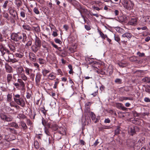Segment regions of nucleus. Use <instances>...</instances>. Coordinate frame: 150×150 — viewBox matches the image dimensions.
Here are the masks:
<instances>
[{
    "label": "nucleus",
    "instance_id": "a18cd8bd",
    "mask_svg": "<svg viewBox=\"0 0 150 150\" xmlns=\"http://www.w3.org/2000/svg\"><path fill=\"white\" fill-rule=\"evenodd\" d=\"M34 144L35 147L36 149H38L39 148V143L37 141H35L34 143Z\"/></svg>",
    "mask_w": 150,
    "mask_h": 150
},
{
    "label": "nucleus",
    "instance_id": "cd10ccee",
    "mask_svg": "<svg viewBox=\"0 0 150 150\" xmlns=\"http://www.w3.org/2000/svg\"><path fill=\"white\" fill-rule=\"evenodd\" d=\"M5 69L6 71L8 73H12L13 72L12 68L9 66H5Z\"/></svg>",
    "mask_w": 150,
    "mask_h": 150
},
{
    "label": "nucleus",
    "instance_id": "5701e85b",
    "mask_svg": "<svg viewBox=\"0 0 150 150\" xmlns=\"http://www.w3.org/2000/svg\"><path fill=\"white\" fill-rule=\"evenodd\" d=\"M24 71L22 67H18L17 69V73L19 75H21L22 74H23Z\"/></svg>",
    "mask_w": 150,
    "mask_h": 150
},
{
    "label": "nucleus",
    "instance_id": "1a4fd4ad",
    "mask_svg": "<svg viewBox=\"0 0 150 150\" xmlns=\"http://www.w3.org/2000/svg\"><path fill=\"white\" fill-rule=\"evenodd\" d=\"M12 2L11 1L6 0L5 1L2 6L3 9H6L7 8L9 9L12 5Z\"/></svg>",
    "mask_w": 150,
    "mask_h": 150
},
{
    "label": "nucleus",
    "instance_id": "37998d69",
    "mask_svg": "<svg viewBox=\"0 0 150 150\" xmlns=\"http://www.w3.org/2000/svg\"><path fill=\"white\" fill-rule=\"evenodd\" d=\"M150 85L148 86H145L144 87L145 91L146 92L150 94Z\"/></svg>",
    "mask_w": 150,
    "mask_h": 150
},
{
    "label": "nucleus",
    "instance_id": "a19ab883",
    "mask_svg": "<svg viewBox=\"0 0 150 150\" xmlns=\"http://www.w3.org/2000/svg\"><path fill=\"white\" fill-rule=\"evenodd\" d=\"M42 123L45 128H47L51 127L50 124L49 122H42Z\"/></svg>",
    "mask_w": 150,
    "mask_h": 150
},
{
    "label": "nucleus",
    "instance_id": "c9c22d12",
    "mask_svg": "<svg viewBox=\"0 0 150 150\" xmlns=\"http://www.w3.org/2000/svg\"><path fill=\"white\" fill-rule=\"evenodd\" d=\"M38 62L40 64H42L45 63L46 61L42 58H39L38 59Z\"/></svg>",
    "mask_w": 150,
    "mask_h": 150
},
{
    "label": "nucleus",
    "instance_id": "8fccbe9b",
    "mask_svg": "<svg viewBox=\"0 0 150 150\" xmlns=\"http://www.w3.org/2000/svg\"><path fill=\"white\" fill-rule=\"evenodd\" d=\"M10 20L11 23H12L15 24L16 21H17L18 20H15L14 18L12 17H10Z\"/></svg>",
    "mask_w": 150,
    "mask_h": 150
},
{
    "label": "nucleus",
    "instance_id": "412c9836",
    "mask_svg": "<svg viewBox=\"0 0 150 150\" xmlns=\"http://www.w3.org/2000/svg\"><path fill=\"white\" fill-rule=\"evenodd\" d=\"M119 100L120 101H122L124 100H133V98L132 97H127L122 96L119 98Z\"/></svg>",
    "mask_w": 150,
    "mask_h": 150
},
{
    "label": "nucleus",
    "instance_id": "de8ad7c7",
    "mask_svg": "<svg viewBox=\"0 0 150 150\" xmlns=\"http://www.w3.org/2000/svg\"><path fill=\"white\" fill-rule=\"evenodd\" d=\"M137 55L139 56V57H143L145 56V54L144 53H141L139 52H137Z\"/></svg>",
    "mask_w": 150,
    "mask_h": 150
},
{
    "label": "nucleus",
    "instance_id": "0eeeda50",
    "mask_svg": "<svg viewBox=\"0 0 150 150\" xmlns=\"http://www.w3.org/2000/svg\"><path fill=\"white\" fill-rule=\"evenodd\" d=\"M137 18L136 17H133L129 20L128 24V25H131L135 26L137 25Z\"/></svg>",
    "mask_w": 150,
    "mask_h": 150
},
{
    "label": "nucleus",
    "instance_id": "3c124183",
    "mask_svg": "<svg viewBox=\"0 0 150 150\" xmlns=\"http://www.w3.org/2000/svg\"><path fill=\"white\" fill-rule=\"evenodd\" d=\"M33 11L34 12L37 14H38L40 13L39 11L38 10V8L36 7L34 8Z\"/></svg>",
    "mask_w": 150,
    "mask_h": 150
},
{
    "label": "nucleus",
    "instance_id": "72a5a7b5",
    "mask_svg": "<svg viewBox=\"0 0 150 150\" xmlns=\"http://www.w3.org/2000/svg\"><path fill=\"white\" fill-rule=\"evenodd\" d=\"M142 81L143 82L146 83H150V78L145 77L142 79Z\"/></svg>",
    "mask_w": 150,
    "mask_h": 150
},
{
    "label": "nucleus",
    "instance_id": "4d7b16f0",
    "mask_svg": "<svg viewBox=\"0 0 150 150\" xmlns=\"http://www.w3.org/2000/svg\"><path fill=\"white\" fill-rule=\"evenodd\" d=\"M115 83H121L122 80L120 79H117L115 80Z\"/></svg>",
    "mask_w": 150,
    "mask_h": 150
},
{
    "label": "nucleus",
    "instance_id": "c756f323",
    "mask_svg": "<svg viewBox=\"0 0 150 150\" xmlns=\"http://www.w3.org/2000/svg\"><path fill=\"white\" fill-rule=\"evenodd\" d=\"M6 57L8 58V62L11 59L13 58L14 57L13 54L11 53L10 51L9 53L8 54Z\"/></svg>",
    "mask_w": 150,
    "mask_h": 150
},
{
    "label": "nucleus",
    "instance_id": "5fc2aeb1",
    "mask_svg": "<svg viewBox=\"0 0 150 150\" xmlns=\"http://www.w3.org/2000/svg\"><path fill=\"white\" fill-rule=\"evenodd\" d=\"M30 78L32 79V80L33 81L35 77V74L34 73H32L30 74Z\"/></svg>",
    "mask_w": 150,
    "mask_h": 150
},
{
    "label": "nucleus",
    "instance_id": "f257e3e1",
    "mask_svg": "<svg viewBox=\"0 0 150 150\" xmlns=\"http://www.w3.org/2000/svg\"><path fill=\"white\" fill-rule=\"evenodd\" d=\"M11 39L16 42L22 41L25 42L27 40V36L24 33L18 32L17 33H12L11 35Z\"/></svg>",
    "mask_w": 150,
    "mask_h": 150
},
{
    "label": "nucleus",
    "instance_id": "6ab92c4d",
    "mask_svg": "<svg viewBox=\"0 0 150 150\" xmlns=\"http://www.w3.org/2000/svg\"><path fill=\"white\" fill-rule=\"evenodd\" d=\"M40 48V47L34 44L32 45L31 47V50L35 53L36 52L39 50Z\"/></svg>",
    "mask_w": 150,
    "mask_h": 150
},
{
    "label": "nucleus",
    "instance_id": "b1692460",
    "mask_svg": "<svg viewBox=\"0 0 150 150\" xmlns=\"http://www.w3.org/2000/svg\"><path fill=\"white\" fill-rule=\"evenodd\" d=\"M98 32L99 33L101 37L103 40L105 39L106 37H107V35H104L103 32L98 29Z\"/></svg>",
    "mask_w": 150,
    "mask_h": 150
},
{
    "label": "nucleus",
    "instance_id": "052dcab7",
    "mask_svg": "<svg viewBox=\"0 0 150 150\" xmlns=\"http://www.w3.org/2000/svg\"><path fill=\"white\" fill-rule=\"evenodd\" d=\"M3 16L4 17L6 18L8 20H9L8 18V15L7 13H4V14Z\"/></svg>",
    "mask_w": 150,
    "mask_h": 150
},
{
    "label": "nucleus",
    "instance_id": "4be33fe9",
    "mask_svg": "<svg viewBox=\"0 0 150 150\" xmlns=\"http://www.w3.org/2000/svg\"><path fill=\"white\" fill-rule=\"evenodd\" d=\"M117 107L119 109H122L123 110H125L126 108L123 106V104L122 103H118L116 104Z\"/></svg>",
    "mask_w": 150,
    "mask_h": 150
},
{
    "label": "nucleus",
    "instance_id": "f03ea898",
    "mask_svg": "<svg viewBox=\"0 0 150 150\" xmlns=\"http://www.w3.org/2000/svg\"><path fill=\"white\" fill-rule=\"evenodd\" d=\"M13 99L15 102L22 107H24L25 105V103L23 98L18 94L15 95L13 93Z\"/></svg>",
    "mask_w": 150,
    "mask_h": 150
},
{
    "label": "nucleus",
    "instance_id": "4468645a",
    "mask_svg": "<svg viewBox=\"0 0 150 150\" xmlns=\"http://www.w3.org/2000/svg\"><path fill=\"white\" fill-rule=\"evenodd\" d=\"M13 79L12 74H8L7 75L6 80L8 84H10L11 81Z\"/></svg>",
    "mask_w": 150,
    "mask_h": 150
},
{
    "label": "nucleus",
    "instance_id": "4c0bfd02",
    "mask_svg": "<svg viewBox=\"0 0 150 150\" xmlns=\"http://www.w3.org/2000/svg\"><path fill=\"white\" fill-rule=\"evenodd\" d=\"M12 95L11 94H8L7 96V100L8 102H10L12 100Z\"/></svg>",
    "mask_w": 150,
    "mask_h": 150
},
{
    "label": "nucleus",
    "instance_id": "bb28decb",
    "mask_svg": "<svg viewBox=\"0 0 150 150\" xmlns=\"http://www.w3.org/2000/svg\"><path fill=\"white\" fill-rule=\"evenodd\" d=\"M8 46L10 50L12 51L13 52H15L16 48L15 46L11 44H9L8 45Z\"/></svg>",
    "mask_w": 150,
    "mask_h": 150
},
{
    "label": "nucleus",
    "instance_id": "2eb2a0df",
    "mask_svg": "<svg viewBox=\"0 0 150 150\" xmlns=\"http://www.w3.org/2000/svg\"><path fill=\"white\" fill-rule=\"evenodd\" d=\"M22 27L25 32L30 31L32 30L31 27L28 25L25 24L22 25Z\"/></svg>",
    "mask_w": 150,
    "mask_h": 150
},
{
    "label": "nucleus",
    "instance_id": "473e14b6",
    "mask_svg": "<svg viewBox=\"0 0 150 150\" xmlns=\"http://www.w3.org/2000/svg\"><path fill=\"white\" fill-rule=\"evenodd\" d=\"M17 81L19 83L20 85L22 87L24 88L25 87V83L21 79H18L17 80Z\"/></svg>",
    "mask_w": 150,
    "mask_h": 150
},
{
    "label": "nucleus",
    "instance_id": "e2e57ef3",
    "mask_svg": "<svg viewBox=\"0 0 150 150\" xmlns=\"http://www.w3.org/2000/svg\"><path fill=\"white\" fill-rule=\"evenodd\" d=\"M32 40H30L28 41L27 43L26 44V45L28 46H30L32 44Z\"/></svg>",
    "mask_w": 150,
    "mask_h": 150
},
{
    "label": "nucleus",
    "instance_id": "a878e982",
    "mask_svg": "<svg viewBox=\"0 0 150 150\" xmlns=\"http://www.w3.org/2000/svg\"><path fill=\"white\" fill-rule=\"evenodd\" d=\"M15 3L17 6V8L18 9L22 4V2L21 0H16Z\"/></svg>",
    "mask_w": 150,
    "mask_h": 150
},
{
    "label": "nucleus",
    "instance_id": "a211bd4d",
    "mask_svg": "<svg viewBox=\"0 0 150 150\" xmlns=\"http://www.w3.org/2000/svg\"><path fill=\"white\" fill-rule=\"evenodd\" d=\"M57 129L58 130L59 133L63 135L65 134L66 132L65 129L63 128L57 127Z\"/></svg>",
    "mask_w": 150,
    "mask_h": 150
},
{
    "label": "nucleus",
    "instance_id": "c85d7f7f",
    "mask_svg": "<svg viewBox=\"0 0 150 150\" xmlns=\"http://www.w3.org/2000/svg\"><path fill=\"white\" fill-rule=\"evenodd\" d=\"M115 30L117 32L120 33H123L124 31L123 29L119 27H116Z\"/></svg>",
    "mask_w": 150,
    "mask_h": 150
},
{
    "label": "nucleus",
    "instance_id": "7c9ffc66",
    "mask_svg": "<svg viewBox=\"0 0 150 150\" xmlns=\"http://www.w3.org/2000/svg\"><path fill=\"white\" fill-rule=\"evenodd\" d=\"M32 28L33 30L36 33H39L40 31V28L39 26H37L36 27L33 26Z\"/></svg>",
    "mask_w": 150,
    "mask_h": 150
},
{
    "label": "nucleus",
    "instance_id": "2f4dec72",
    "mask_svg": "<svg viewBox=\"0 0 150 150\" xmlns=\"http://www.w3.org/2000/svg\"><path fill=\"white\" fill-rule=\"evenodd\" d=\"M135 127L131 128L129 130V132L130 134L132 136L135 133Z\"/></svg>",
    "mask_w": 150,
    "mask_h": 150
},
{
    "label": "nucleus",
    "instance_id": "680f3d73",
    "mask_svg": "<svg viewBox=\"0 0 150 150\" xmlns=\"http://www.w3.org/2000/svg\"><path fill=\"white\" fill-rule=\"evenodd\" d=\"M31 97V93H29L27 92V95H26V97L27 99H30Z\"/></svg>",
    "mask_w": 150,
    "mask_h": 150
},
{
    "label": "nucleus",
    "instance_id": "13d9d810",
    "mask_svg": "<svg viewBox=\"0 0 150 150\" xmlns=\"http://www.w3.org/2000/svg\"><path fill=\"white\" fill-rule=\"evenodd\" d=\"M144 101L146 103L150 102V98L148 97H145L144 99Z\"/></svg>",
    "mask_w": 150,
    "mask_h": 150
},
{
    "label": "nucleus",
    "instance_id": "09e8293b",
    "mask_svg": "<svg viewBox=\"0 0 150 150\" xmlns=\"http://www.w3.org/2000/svg\"><path fill=\"white\" fill-rule=\"evenodd\" d=\"M96 71L98 73V74H100L102 75H103L105 74V72L102 70H99L97 71Z\"/></svg>",
    "mask_w": 150,
    "mask_h": 150
},
{
    "label": "nucleus",
    "instance_id": "f8f14e48",
    "mask_svg": "<svg viewBox=\"0 0 150 150\" xmlns=\"http://www.w3.org/2000/svg\"><path fill=\"white\" fill-rule=\"evenodd\" d=\"M24 56L23 52H17L15 53V57L16 58H18L19 59H21L23 58Z\"/></svg>",
    "mask_w": 150,
    "mask_h": 150
},
{
    "label": "nucleus",
    "instance_id": "bf43d9fd",
    "mask_svg": "<svg viewBox=\"0 0 150 150\" xmlns=\"http://www.w3.org/2000/svg\"><path fill=\"white\" fill-rule=\"evenodd\" d=\"M54 41L55 42L57 43H59L60 44H61L62 43L61 41L59 39H54Z\"/></svg>",
    "mask_w": 150,
    "mask_h": 150
},
{
    "label": "nucleus",
    "instance_id": "79ce46f5",
    "mask_svg": "<svg viewBox=\"0 0 150 150\" xmlns=\"http://www.w3.org/2000/svg\"><path fill=\"white\" fill-rule=\"evenodd\" d=\"M18 59L15 58L13 57V58L11 59V60L8 61L11 62V63H13L16 62H18Z\"/></svg>",
    "mask_w": 150,
    "mask_h": 150
},
{
    "label": "nucleus",
    "instance_id": "393cba45",
    "mask_svg": "<svg viewBox=\"0 0 150 150\" xmlns=\"http://www.w3.org/2000/svg\"><path fill=\"white\" fill-rule=\"evenodd\" d=\"M32 71L33 69H30L27 67H25V71L27 75H30L31 73H32Z\"/></svg>",
    "mask_w": 150,
    "mask_h": 150
},
{
    "label": "nucleus",
    "instance_id": "dca6fc26",
    "mask_svg": "<svg viewBox=\"0 0 150 150\" xmlns=\"http://www.w3.org/2000/svg\"><path fill=\"white\" fill-rule=\"evenodd\" d=\"M122 36L124 38H127L129 40L132 36V34L126 32L122 34Z\"/></svg>",
    "mask_w": 150,
    "mask_h": 150
},
{
    "label": "nucleus",
    "instance_id": "49530a36",
    "mask_svg": "<svg viewBox=\"0 0 150 150\" xmlns=\"http://www.w3.org/2000/svg\"><path fill=\"white\" fill-rule=\"evenodd\" d=\"M129 60L132 62H135L137 60V59L136 57L132 56L129 58Z\"/></svg>",
    "mask_w": 150,
    "mask_h": 150
},
{
    "label": "nucleus",
    "instance_id": "423d86ee",
    "mask_svg": "<svg viewBox=\"0 0 150 150\" xmlns=\"http://www.w3.org/2000/svg\"><path fill=\"white\" fill-rule=\"evenodd\" d=\"M0 117L1 119L4 121L7 122H10L12 120L13 117L11 116L6 115L4 114L1 113L0 115Z\"/></svg>",
    "mask_w": 150,
    "mask_h": 150
},
{
    "label": "nucleus",
    "instance_id": "7ed1b4c3",
    "mask_svg": "<svg viewBox=\"0 0 150 150\" xmlns=\"http://www.w3.org/2000/svg\"><path fill=\"white\" fill-rule=\"evenodd\" d=\"M122 4L125 8L129 10L132 8L134 5L132 2L130 0H122Z\"/></svg>",
    "mask_w": 150,
    "mask_h": 150
},
{
    "label": "nucleus",
    "instance_id": "20e7f679",
    "mask_svg": "<svg viewBox=\"0 0 150 150\" xmlns=\"http://www.w3.org/2000/svg\"><path fill=\"white\" fill-rule=\"evenodd\" d=\"M136 141L135 140H134L132 141V144H131V145L132 147L135 146H139L140 147V146H141L143 144H144L145 142V139L144 137H142L140 138L138 141L137 143H135Z\"/></svg>",
    "mask_w": 150,
    "mask_h": 150
},
{
    "label": "nucleus",
    "instance_id": "69168bd1",
    "mask_svg": "<svg viewBox=\"0 0 150 150\" xmlns=\"http://www.w3.org/2000/svg\"><path fill=\"white\" fill-rule=\"evenodd\" d=\"M33 64L34 67L38 69H39V65L38 63H34Z\"/></svg>",
    "mask_w": 150,
    "mask_h": 150
},
{
    "label": "nucleus",
    "instance_id": "c03bdc74",
    "mask_svg": "<svg viewBox=\"0 0 150 150\" xmlns=\"http://www.w3.org/2000/svg\"><path fill=\"white\" fill-rule=\"evenodd\" d=\"M115 40L118 42L119 43L120 42V39L119 36H116L115 35H114V36Z\"/></svg>",
    "mask_w": 150,
    "mask_h": 150
},
{
    "label": "nucleus",
    "instance_id": "aec40b11",
    "mask_svg": "<svg viewBox=\"0 0 150 150\" xmlns=\"http://www.w3.org/2000/svg\"><path fill=\"white\" fill-rule=\"evenodd\" d=\"M118 64L120 67H124L127 66L128 63L126 61H122L118 63Z\"/></svg>",
    "mask_w": 150,
    "mask_h": 150
},
{
    "label": "nucleus",
    "instance_id": "9b49d317",
    "mask_svg": "<svg viewBox=\"0 0 150 150\" xmlns=\"http://www.w3.org/2000/svg\"><path fill=\"white\" fill-rule=\"evenodd\" d=\"M42 75L40 73H37L36 74L35 77V83L37 84H38L40 82L41 79Z\"/></svg>",
    "mask_w": 150,
    "mask_h": 150
},
{
    "label": "nucleus",
    "instance_id": "39448f33",
    "mask_svg": "<svg viewBox=\"0 0 150 150\" xmlns=\"http://www.w3.org/2000/svg\"><path fill=\"white\" fill-rule=\"evenodd\" d=\"M92 103L91 102H88L85 104V109L84 110V115L86 116L87 115L88 116L89 113L91 112L90 106Z\"/></svg>",
    "mask_w": 150,
    "mask_h": 150
},
{
    "label": "nucleus",
    "instance_id": "e433bc0d",
    "mask_svg": "<svg viewBox=\"0 0 150 150\" xmlns=\"http://www.w3.org/2000/svg\"><path fill=\"white\" fill-rule=\"evenodd\" d=\"M12 17H11L14 18L15 20H18V16L17 12H15L14 14H12L11 15Z\"/></svg>",
    "mask_w": 150,
    "mask_h": 150
},
{
    "label": "nucleus",
    "instance_id": "338daca9",
    "mask_svg": "<svg viewBox=\"0 0 150 150\" xmlns=\"http://www.w3.org/2000/svg\"><path fill=\"white\" fill-rule=\"evenodd\" d=\"M6 110L7 112H10L12 110V109L9 106H6Z\"/></svg>",
    "mask_w": 150,
    "mask_h": 150
},
{
    "label": "nucleus",
    "instance_id": "f3484780",
    "mask_svg": "<svg viewBox=\"0 0 150 150\" xmlns=\"http://www.w3.org/2000/svg\"><path fill=\"white\" fill-rule=\"evenodd\" d=\"M88 115L90 116L93 121H94L96 119V120L94 122H97V121H99L98 120L97 118H96V116L93 112H90L89 113Z\"/></svg>",
    "mask_w": 150,
    "mask_h": 150
},
{
    "label": "nucleus",
    "instance_id": "9d476101",
    "mask_svg": "<svg viewBox=\"0 0 150 150\" xmlns=\"http://www.w3.org/2000/svg\"><path fill=\"white\" fill-rule=\"evenodd\" d=\"M35 45L39 47L40 48L41 45V41L39 38L38 37L36 36H35Z\"/></svg>",
    "mask_w": 150,
    "mask_h": 150
},
{
    "label": "nucleus",
    "instance_id": "58836bf2",
    "mask_svg": "<svg viewBox=\"0 0 150 150\" xmlns=\"http://www.w3.org/2000/svg\"><path fill=\"white\" fill-rule=\"evenodd\" d=\"M50 72V71L49 70H47L46 69H44L42 70V73L43 74V76H45L46 74Z\"/></svg>",
    "mask_w": 150,
    "mask_h": 150
},
{
    "label": "nucleus",
    "instance_id": "f704fd0d",
    "mask_svg": "<svg viewBox=\"0 0 150 150\" xmlns=\"http://www.w3.org/2000/svg\"><path fill=\"white\" fill-rule=\"evenodd\" d=\"M21 77L24 81H26L28 80V78L27 76L25 74H24L23 73L20 75Z\"/></svg>",
    "mask_w": 150,
    "mask_h": 150
},
{
    "label": "nucleus",
    "instance_id": "864d4df0",
    "mask_svg": "<svg viewBox=\"0 0 150 150\" xmlns=\"http://www.w3.org/2000/svg\"><path fill=\"white\" fill-rule=\"evenodd\" d=\"M9 13L11 15L12 14H14L15 12H17L16 11H15L13 9L11 8L9 10Z\"/></svg>",
    "mask_w": 150,
    "mask_h": 150
},
{
    "label": "nucleus",
    "instance_id": "ddd939ff",
    "mask_svg": "<svg viewBox=\"0 0 150 150\" xmlns=\"http://www.w3.org/2000/svg\"><path fill=\"white\" fill-rule=\"evenodd\" d=\"M29 59L30 60L34 62L36 61V59L35 54L33 53L30 52L29 53Z\"/></svg>",
    "mask_w": 150,
    "mask_h": 150
},
{
    "label": "nucleus",
    "instance_id": "603ef678",
    "mask_svg": "<svg viewBox=\"0 0 150 150\" xmlns=\"http://www.w3.org/2000/svg\"><path fill=\"white\" fill-rule=\"evenodd\" d=\"M20 16L23 18H24L25 17V13L24 11H21L20 13Z\"/></svg>",
    "mask_w": 150,
    "mask_h": 150
},
{
    "label": "nucleus",
    "instance_id": "ea45409f",
    "mask_svg": "<svg viewBox=\"0 0 150 150\" xmlns=\"http://www.w3.org/2000/svg\"><path fill=\"white\" fill-rule=\"evenodd\" d=\"M48 78L51 80H53L55 78V76H54L52 74H50L48 76Z\"/></svg>",
    "mask_w": 150,
    "mask_h": 150
},
{
    "label": "nucleus",
    "instance_id": "774afa93",
    "mask_svg": "<svg viewBox=\"0 0 150 150\" xmlns=\"http://www.w3.org/2000/svg\"><path fill=\"white\" fill-rule=\"evenodd\" d=\"M85 28L87 30H91V28L90 26L89 25H85L84 26Z\"/></svg>",
    "mask_w": 150,
    "mask_h": 150
},
{
    "label": "nucleus",
    "instance_id": "6e6d98bb",
    "mask_svg": "<svg viewBox=\"0 0 150 150\" xmlns=\"http://www.w3.org/2000/svg\"><path fill=\"white\" fill-rule=\"evenodd\" d=\"M141 150H150V148L147 146H144L143 147Z\"/></svg>",
    "mask_w": 150,
    "mask_h": 150
},
{
    "label": "nucleus",
    "instance_id": "0e129e2a",
    "mask_svg": "<svg viewBox=\"0 0 150 150\" xmlns=\"http://www.w3.org/2000/svg\"><path fill=\"white\" fill-rule=\"evenodd\" d=\"M120 131L119 127H118L117 129L115 130V135L118 134L119 133Z\"/></svg>",
    "mask_w": 150,
    "mask_h": 150
},
{
    "label": "nucleus",
    "instance_id": "6e6552de",
    "mask_svg": "<svg viewBox=\"0 0 150 150\" xmlns=\"http://www.w3.org/2000/svg\"><path fill=\"white\" fill-rule=\"evenodd\" d=\"M0 51L1 52V55L4 56L6 57L8 54L9 53L10 51L8 49L3 47L0 48Z\"/></svg>",
    "mask_w": 150,
    "mask_h": 150
}]
</instances>
